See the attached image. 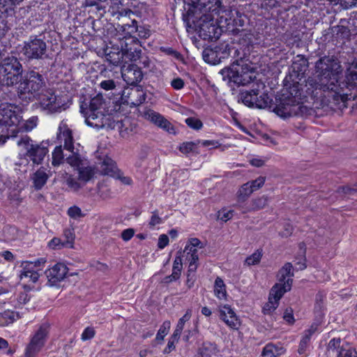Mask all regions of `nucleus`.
Wrapping results in <instances>:
<instances>
[{
    "label": "nucleus",
    "mask_w": 357,
    "mask_h": 357,
    "mask_svg": "<svg viewBox=\"0 0 357 357\" xmlns=\"http://www.w3.org/2000/svg\"><path fill=\"white\" fill-rule=\"evenodd\" d=\"M330 88L331 87L321 79L309 77L307 79L305 77L303 78L299 84L289 86L287 91L290 95L298 98H307L310 96L312 99H320L324 104L331 108L337 107L340 109L342 107H346L347 100L357 98L356 93H349L345 91L331 90Z\"/></svg>",
    "instance_id": "obj_1"
},
{
    "label": "nucleus",
    "mask_w": 357,
    "mask_h": 357,
    "mask_svg": "<svg viewBox=\"0 0 357 357\" xmlns=\"http://www.w3.org/2000/svg\"><path fill=\"white\" fill-rule=\"evenodd\" d=\"M357 60L352 63L348 69V73L345 78V82H340V75L342 73V67L337 58L335 56H324L321 57L315 63L316 73L318 79H321L328 84L331 90L338 91H344V87L346 86L349 91L356 89L357 94V85H353L349 83L347 77L350 73V69L356 65Z\"/></svg>",
    "instance_id": "obj_2"
},
{
    "label": "nucleus",
    "mask_w": 357,
    "mask_h": 357,
    "mask_svg": "<svg viewBox=\"0 0 357 357\" xmlns=\"http://www.w3.org/2000/svg\"><path fill=\"white\" fill-rule=\"evenodd\" d=\"M183 13V20L188 32L196 31L199 36L208 41L217 40L221 35V28L214 21L211 13H202L201 15H192Z\"/></svg>",
    "instance_id": "obj_3"
},
{
    "label": "nucleus",
    "mask_w": 357,
    "mask_h": 357,
    "mask_svg": "<svg viewBox=\"0 0 357 357\" xmlns=\"http://www.w3.org/2000/svg\"><path fill=\"white\" fill-rule=\"evenodd\" d=\"M222 80L231 86H245L256 79L255 70L250 64L245 63L242 58L236 59L230 66L220 71Z\"/></svg>",
    "instance_id": "obj_4"
},
{
    "label": "nucleus",
    "mask_w": 357,
    "mask_h": 357,
    "mask_svg": "<svg viewBox=\"0 0 357 357\" xmlns=\"http://www.w3.org/2000/svg\"><path fill=\"white\" fill-rule=\"evenodd\" d=\"M36 68L29 69L22 75L17 83V93L20 99H31L38 96L46 86L45 78L40 72L36 70Z\"/></svg>",
    "instance_id": "obj_5"
},
{
    "label": "nucleus",
    "mask_w": 357,
    "mask_h": 357,
    "mask_svg": "<svg viewBox=\"0 0 357 357\" xmlns=\"http://www.w3.org/2000/svg\"><path fill=\"white\" fill-rule=\"evenodd\" d=\"M305 99L290 95L287 91L286 93H282L278 98H276L274 112L283 119L310 114L312 109L301 102Z\"/></svg>",
    "instance_id": "obj_6"
},
{
    "label": "nucleus",
    "mask_w": 357,
    "mask_h": 357,
    "mask_svg": "<svg viewBox=\"0 0 357 357\" xmlns=\"http://www.w3.org/2000/svg\"><path fill=\"white\" fill-rule=\"evenodd\" d=\"M17 107L11 105H0V144L6 142L10 137L17 138L20 132V128L9 129L7 126H17L20 124L22 116L15 111Z\"/></svg>",
    "instance_id": "obj_7"
},
{
    "label": "nucleus",
    "mask_w": 357,
    "mask_h": 357,
    "mask_svg": "<svg viewBox=\"0 0 357 357\" xmlns=\"http://www.w3.org/2000/svg\"><path fill=\"white\" fill-rule=\"evenodd\" d=\"M255 85L256 87L253 85V88L250 90L241 91L239 93V100H241L245 105L249 107H255L259 109L268 108L274 112L276 100L273 102L266 92L260 94V89L265 88V85L262 82L256 83ZM280 96V95L277 96L275 99L278 98Z\"/></svg>",
    "instance_id": "obj_8"
},
{
    "label": "nucleus",
    "mask_w": 357,
    "mask_h": 357,
    "mask_svg": "<svg viewBox=\"0 0 357 357\" xmlns=\"http://www.w3.org/2000/svg\"><path fill=\"white\" fill-rule=\"evenodd\" d=\"M17 146L25 151L23 155L29 159L33 165H39L43 162L45 156L49 153V141L36 143L27 135H21L17 138Z\"/></svg>",
    "instance_id": "obj_9"
},
{
    "label": "nucleus",
    "mask_w": 357,
    "mask_h": 357,
    "mask_svg": "<svg viewBox=\"0 0 357 357\" xmlns=\"http://www.w3.org/2000/svg\"><path fill=\"white\" fill-rule=\"evenodd\" d=\"M24 69L19 59L8 56L0 61V80L5 83L6 89L20 82Z\"/></svg>",
    "instance_id": "obj_10"
},
{
    "label": "nucleus",
    "mask_w": 357,
    "mask_h": 357,
    "mask_svg": "<svg viewBox=\"0 0 357 357\" xmlns=\"http://www.w3.org/2000/svg\"><path fill=\"white\" fill-rule=\"evenodd\" d=\"M47 45L43 34L31 35L23 42L21 53L27 61L44 60L47 56Z\"/></svg>",
    "instance_id": "obj_11"
},
{
    "label": "nucleus",
    "mask_w": 357,
    "mask_h": 357,
    "mask_svg": "<svg viewBox=\"0 0 357 357\" xmlns=\"http://www.w3.org/2000/svg\"><path fill=\"white\" fill-rule=\"evenodd\" d=\"M308 68L309 62L304 55L298 54L294 56L289 68V73L283 80L286 89L296 84H299L305 77Z\"/></svg>",
    "instance_id": "obj_12"
},
{
    "label": "nucleus",
    "mask_w": 357,
    "mask_h": 357,
    "mask_svg": "<svg viewBox=\"0 0 357 357\" xmlns=\"http://www.w3.org/2000/svg\"><path fill=\"white\" fill-rule=\"evenodd\" d=\"M234 52V57L238 56L240 52L234 46L224 42L214 47L206 48L202 52L203 59L208 63L215 65L228 58Z\"/></svg>",
    "instance_id": "obj_13"
},
{
    "label": "nucleus",
    "mask_w": 357,
    "mask_h": 357,
    "mask_svg": "<svg viewBox=\"0 0 357 357\" xmlns=\"http://www.w3.org/2000/svg\"><path fill=\"white\" fill-rule=\"evenodd\" d=\"M50 332V325L47 323L40 326L27 345L25 351L26 357H35L43 347Z\"/></svg>",
    "instance_id": "obj_14"
},
{
    "label": "nucleus",
    "mask_w": 357,
    "mask_h": 357,
    "mask_svg": "<svg viewBox=\"0 0 357 357\" xmlns=\"http://www.w3.org/2000/svg\"><path fill=\"white\" fill-rule=\"evenodd\" d=\"M188 10L185 13L192 12V15H201L202 13H218L221 6L220 0H188L185 2Z\"/></svg>",
    "instance_id": "obj_15"
},
{
    "label": "nucleus",
    "mask_w": 357,
    "mask_h": 357,
    "mask_svg": "<svg viewBox=\"0 0 357 357\" xmlns=\"http://www.w3.org/2000/svg\"><path fill=\"white\" fill-rule=\"evenodd\" d=\"M289 282H286L284 287L280 284H274L271 288L268 296V301L263 307L262 312L265 314H269L278 306V302L282 296L290 291Z\"/></svg>",
    "instance_id": "obj_16"
},
{
    "label": "nucleus",
    "mask_w": 357,
    "mask_h": 357,
    "mask_svg": "<svg viewBox=\"0 0 357 357\" xmlns=\"http://www.w3.org/2000/svg\"><path fill=\"white\" fill-rule=\"evenodd\" d=\"M109 43L112 45L105 50V57L109 63L117 66L123 62V56L128 52L127 49L124 48V45L126 47L127 44L123 40L119 41V45L112 44V42Z\"/></svg>",
    "instance_id": "obj_17"
},
{
    "label": "nucleus",
    "mask_w": 357,
    "mask_h": 357,
    "mask_svg": "<svg viewBox=\"0 0 357 357\" xmlns=\"http://www.w3.org/2000/svg\"><path fill=\"white\" fill-rule=\"evenodd\" d=\"M68 271V268L63 263H57L46 270L45 273L47 278V284L50 287L56 286L65 278Z\"/></svg>",
    "instance_id": "obj_18"
},
{
    "label": "nucleus",
    "mask_w": 357,
    "mask_h": 357,
    "mask_svg": "<svg viewBox=\"0 0 357 357\" xmlns=\"http://www.w3.org/2000/svg\"><path fill=\"white\" fill-rule=\"evenodd\" d=\"M121 75L123 80L128 85H137L144 77L141 68L136 64H129L121 69Z\"/></svg>",
    "instance_id": "obj_19"
},
{
    "label": "nucleus",
    "mask_w": 357,
    "mask_h": 357,
    "mask_svg": "<svg viewBox=\"0 0 357 357\" xmlns=\"http://www.w3.org/2000/svg\"><path fill=\"white\" fill-rule=\"evenodd\" d=\"M144 117L169 134H176L174 126L162 115L152 109L144 112Z\"/></svg>",
    "instance_id": "obj_20"
},
{
    "label": "nucleus",
    "mask_w": 357,
    "mask_h": 357,
    "mask_svg": "<svg viewBox=\"0 0 357 357\" xmlns=\"http://www.w3.org/2000/svg\"><path fill=\"white\" fill-rule=\"evenodd\" d=\"M50 170L42 166L31 176L33 186L36 190H41L50 177Z\"/></svg>",
    "instance_id": "obj_21"
},
{
    "label": "nucleus",
    "mask_w": 357,
    "mask_h": 357,
    "mask_svg": "<svg viewBox=\"0 0 357 357\" xmlns=\"http://www.w3.org/2000/svg\"><path fill=\"white\" fill-rule=\"evenodd\" d=\"M104 104L102 96H96L90 100L89 103L82 102L80 105V112L83 115H88L90 113L102 112L101 109Z\"/></svg>",
    "instance_id": "obj_22"
},
{
    "label": "nucleus",
    "mask_w": 357,
    "mask_h": 357,
    "mask_svg": "<svg viewBox=\"0 0 357 357\" xmlns=\"http://www.w3.org/2000/svg\"><path fill=\"white\" fill-rule=\"evenodd\" d=\"M61 140H63V148L66 150L74 149L73 137L72 130L67 123L62 121L59 127V134Z\"/></svg>",
    "instance_id": "obj_23"
},
{
    "label": "nucleus",
    "mask_w": 357,
    "mask_h": 357,
    "mask_svg": "<svg viewBox=\"0 0 357 357\" xmlns=\"http://www.w3.org/2000/svg\"><path fill=\"white\" fill-rule=\"evenodd\" d=\"M114 127L118 128L120 135L123 138H127L137 132V124L132 122L130 118H125L117 121Z\"/></svg>",
    "instance_id": "obj_24"
},
{
    "label": "nucleus",
    "mask_w": 357,
    "mask_h": 357,
    "mask_svg": "<svg viewBox=\"0 0 357 357\" xmlns=\"http://www.w3.org/2000/svg\"><path fill=\"white\" fill-rule=\"evenodd\" d=\"M84 116L88 126L97 129L104 128L106 125V121L108 120V118L103 112L90 113L88 115H84Z\"/></svg>",
    "instance_id": "obj_25"
},
{
    "label": "nucleus",
    "mask_w": 357,
    "mask_h": 357,
    "mask_svg": "<svg viewBox=\"0 0 357 357\" xmlns=\"http://www.w3.org/2000/svg\"><path fill=\"white\" fill-rule=\"evenodd\" d=\"M227 30L234 35L246 36L248 31L243 27L245 24V20L241 16H236L234 19L230 18L227 20Z\"/></svg>",
    "instance_id": "obj_26"
},
{
    "label": "nucleus",
    "mask_w": 357,
    "mask_h": 357,
    "mask_svg": "<svg viewBox=\"0 0 357 357\" xmlns=\"http://www.w3.org/2000/svg\"><path fill=\"white\" fill-rule=\"evenodd\" d=\"M253 192V190L248 182L243 184L236 192V203L235 207L241 210L246 204L247 199Z\"/></svg>",
    "instance_id": "obj_27"
},
{
    "label": "nucleus",
    "mask_w": 357,
    "mask_h": 357,
    "mask_svg": "<svg viewBox=\"0 0 357 357\" xmlns=\"http://www.w3.org/2000/svg\"><path fill=\"white\" fill-rule=\"evenodd\" d=\"M20 0H0V18L2 20L15 14L16 5Z\"/></svg>",
    "instance_id": "obj_28"
},
{
    "label": "nucleus",
    "mask_w": 357,
    "mask_h": 357,
    "mask_svg": "<svg viewBox=\"0 0 357 357\" xmlns=\"http://www.w3.org/2000/svg\"><path fill=\"white\" fill-rule=\"evenodd\" d=\"M268 204V197L262 196L252 199L250 203H246L245 205L240 210L243 213L256 211L264 208Z\"/></svg>",
    "instance_id": "obj_29"
},
{
    "label": "nucleus",
    "mask_w": 357,
    "mask_h": 357,
    "mask_svg": "<svg viewBox=\"0 0 357 357\" xmlns=\"http://www.w3.org/2000/svg\"><path fill=\"white\" fill-rule=\"evenodd\" d=\"M293 266L290 262H287L280 269L278 273V280L279 282L275 284H280L282 287H284L286 284V282H289L290 288L291 287L293 280L291 278H287V277H292L294 276L293 273Z\"/></svg>",
    "instance_id": "obj_30"
},
{
    "label": "nucleus",
    "mask_w": 357,
    "mask_h": 357,
    "mask_svg": "<svg viewBox=\"0 0 357 357\" xmlns=\"http://www.w3.org/2000/svg\"><path fill=\"white\" fill-rule=\"evenodd\" d=\"M119 32H121L124 38H136L133 36L137 32V22L135 20H130L129 22L118 24L116 29Z\"/></svg>",
    "instance_id": "obj_31"
},
{
    "label": "nucleus",
    "mask_w": 357,
    "mask_h": 357,
    "mask_svg": "<svg viewBox=\"0 0 357 357\" xmlns=\"http://www.w3.org/2000/svg\"><path fill=\"white\" fill-rule=\"evenodd\" d=\"M68 98L66 95L56 96L54 98L52 106L50 107V113L61 112L65 110L68 106Z\"/></svg>",
    "instance_id": "obj_32"
},
{
    "label": "nucleus",
    "mask_w": 357,
    "mask_h": 357,
    "mask_svg": "<svg viewBox=\"0 0 357 357\" xmlns=\"http://www.w3.org/2000/svg\"><path fill=\"white\" fill-rule=\"evenodd\" d=\"M55 94L52 91H47L45 93L40 96V105L43 110L50 113V107L52 106Z\"/></svg>",
    "instance_id": "obj_33"
},
{
    "label": "nucleus",
    "mask_w": 357,
    "mask_h": 357,
    "mask_svg": "<svg viewBox=\"0 0 357 357\" xmlns=\"http://www.w3.org/2000/svg\"><path fill=\"white\" fill-rule=\"evenodd\" d=\"M284 352V349L282 347H277L273 344H268L265 346L262 351L263 357H277Z\"/></svg>",
    "instance_id": "obj_34"
},
{
    "label": "nucleus",
    "mask_w": 357,
    "mask_h": 357,
    "mask_svg": "<svg viewBox=\"0 0 357 357\" xmlns=\"http://www.w3.org/2000/svg\"><path fill=\"white\" fill-rule=\"evenodd\" d=\"M68 151L70 154L66 155V161L72 167H79L82 165V159L78 149H77L75 151L74 148Z\"/></svg>",
    "instance_id": "obj_35"
},
{
    "label": "nucleus",
    "mask_w": 357,
    "mask_h": 357,
    "mask_svg": "<svg viewBox=\"0 0 357 357\" xmlns=\"http://www.w3.org/2000/svg\"><path fill=\"white\" fill-rule=\"evenodd\" d=\"M105 175L114 176L117 170L116 162L110 158H105L101 165Z\"/></svg>",
    "instance_id": "obj_36"
},
{
    "label": "nucleus",
    "mask_w": 357,
    "mask_h": 357,
    "mask_svg": "<svg viewBox=\"0 0 357 357\" xmlns=\"http://www.w3.org/2000/svg\"><path fill=\"white\" fill-rule=\"evenodd\" d=\"M66 155L67 154H64L61 145L56 146L52 152V165L56 167L62 164L66 160L65 157L66 158Z\"/></svg>",
    "instance_id": "obj_37"
},
{
    "label": "nucleus",
    "mask_w": 357,
    "mask_h": 357,
    "mask_svg": "<svg viewBox=\"0 0 357 357\" xmlns=\"http://www.w3.org/2000/svg\"><path fill=\"white\" fill-rule=\"evenodd\" d=\"M214 293L220 299L225 298L227 295L226 286L224 281L219 277H218L215 280Z\"/></svg>",
    "instance_id": "obj_38"
},
{
    "label": "nucleus",
    "mask_w": 357,
    "mask_h": 357,
    "mask_svg": "<svg viewBox=\"0 0 357 357\" xmlns=\"http://www.w3.org/2000/svg\"><path fill=\"white\" fill-rule=\"evenodd\" d=\"M201 140L198 139L195 142H185L182 143L178 150L183 154H188L190 153L195 152L198 145L200 144Z\"/></svg>",
    "instance_id": "obj_39"
},
{
    "label": "nucleus",
    "mask_w": 357,
    "mask_h": 357,
    "mask_svg": "<svg viewBox=\"0 0 357 357\" xmlns=\"http://www.w3.org/2000/svg\"><path fill=\"white\" fill-rule=\"evenodd\" d=\"M333 32L336 38L340 39H349L351 35L350 29L342 25H337L333 27Z\"/></svg>",
    "instance_id": "obj_40"
},
{
    "label": "nucleus",
    "mask_w": 357,
    "mask_h": 357,
    "mask_svg": "<svg viewBox=\"0 0 357 357\" xmlns=\"http://www.w3.org/2000/svg\"><path fill=\"white\" fill-rule=\"evenodd\" d=\"M220 318L222 319L225 324L233 329H238L240 326V321L238 317H231L229 319L226 316L225 310H220Z\"/></svg>",
    "instance_id": "obj_41"
},
{
    "label": "nucleus",
    "mask_w": 357,
    "mask_h": 357,
    "mask_svg": "<svg viewBox=\"0 0 357 357\" xmlns=\"http://www.w3.org/2000/svg\"><path fill=\"white\" fill-rule=\"evenodd\" d=\"M23 270L22 271L20 276V278H26L30 273L38 272V269L35 268V265L32 264V261H23L22 263Z\"/></svg>",
    "instance_id": "obj_42"
},
{
    "label": "nucleus",
    "mask_w": 357,
    "mask_h": 357,
    "mask_svg": "<svg viewBox=\"0 0 357 357\" xmlns=\"http://www.w3.org/2000/svg\"><path fill=\"white\" fill-rule=\"evenodd\" d=\"M132 98H136V99L135 100H131L132 101L130 102V105L139 106L145 102L146 94L142 90H137L132 93Z\"/></svg>",
    "instance_id": "obj_43"
},
{
    "label": "nucleus",
    "mask_w": 357,
    "mask_h": 357,
    "mask_svg": "<svg viewBox=\"0 0 357 357\" xmlns=\"http://www.w3.org/2000/svg\"><path fill=\"white\" fill-rule=\"evenodd\" d=\"M261 257H262L261 250H257L252 255H251L250 256L248 257L245 259V263L248 266L258 264L260 262Z\"/></svg>",
    "instance_id": "obj_44"
},
{
    "label": "nucleus",
    "mask_w": 357,
    "mask_h": 357,
    "mask_svg": "<svg viewBox=\"0 0 357 357\" xmlns=\"http://www.w3.org/2000/svg\"><path fill=\"white\" fill-rule=\"evenodd\" d=\"M170 324H171L169 321H165L163 322L156 335L155 340L161 341L164 340L165 336L169 332V330L170 328Z\"/></svg>",
    "instance_id": "obj_45"
},
{
    "label": "nucleus",
    "mask_w": 357,
    "mask_h": 357,
    "mask_svg": "<svg viewBox=\"0 0 357 357\" xmlns=\"http://www.w3.org/2000/svg\"><path fill=\"white\" fill-rule=\"evenodd\" d=\"M93 176V172L91 167H84L79 169V178L85 182L89 181Z\"/></svg>",
    "instance_id": "obj_46"
},
{
    "label": "nucleus",
    "mask_w": 357,
    "mask_h": 357,
    "mask_svg": "<svg viewBox=\"0 0 357 357\" xmlns=\"http://www.w3.org/2000/svg\"><path fill=\"white\" fill-rule=\"evenodd\" d=\"M300 247V255L301 260H299L296 262V264L299 266L298 269L299 270H304L307 266L305 264L306 261V257H305V245L304 243H301L299 244Z\"/></svg>",
    "instance_id": "obj_47"
},
{
    "label": "nucleus",
    "mask_w": 357,
    "mask_h": 357,
    "mask_svg": "<svg viewBox=\"0 0 357 357\" xmlns=\"http://www.w3.org/2000/svg\"><path fill=\"white\" fill-rule=\"evenodd\" d=\"M185 122L188 126L194 130H198L203 127L202 121L195 117H188L185 119Z\"/></svg>",
    "instance_id": "obj_48"
},
{
    "label": "nucleus",
    "mask_w": 357,
    "mask_h": 357,
    "mask_svg": "<svg viewBox=\"0 0 357 357\" xmlns=\"http://www.w3.org/2000/svg\"><path fill=\"white\" fill-rule=\"evenodd\" d=\"M67 213L71 218L73 219H78L84 216V214L82 213L81 208L77 206L70 207Z\"/></svg>",
    "instance_id": "obj_49"
},
{
    "label": "nucleus",
    "mask_w": 357,
    "mask_h": 357,
    "mask_svg": "<svg viewBox=\"0 0 357 357\" xmlns=\"http://www.w3.org/2000/svg\"><path fill=\"white\" fill-rule=\"evenodd\" d=\"M265 181H266L265 177L259 176L258 178H257L255 180L248 181V183L250 184V186L254 192V191H256V190H259V188H261L264 185Z\"/></svg>",
    "instance_id": "obj_50"
},
{
    "label": "nucleus",
    "mask_w": 357,
    "mask_h": 357,
    "mask_svg": "<svg viewBox=\"0 0 357 357\" xmlns=\"http://www.w3.org/2000/svg\"><path fill=\"white\" fill-rule=\"evenodd\" d=\"M64 236H66V240L63 241L62 245L66 248H73L74 243V236L73 234L69 229H66L64 231Z\"/></svg>",
    "instance_id": "obj_51"
},
{
    "label": "nucleus",
    "mask_w": 357,
    "mask_h": 357,
    "mask_svg": "<svg viewBox=\"0 0 357 357\" xmlns=\"http://www.w3.org/2000/svg\"><path fill=\"white\" fill-rule=\"evenodd\" d=\"M160 51L167 55L173 56L176 59H179L181 57V54L180 52H177L176 50H174L172 47H160Z\"/></svg>",
    "instance_id": "obj_52"
},
{
    "label": "nucleus",
    "mask_w": 357,
    "mask_h": 357,
    "mask_svg": "<svg viewBox=\"0 0 357 357\" xmlns=\"http://www.w3.org/2000/svg\"><path fill=\"white\" fill-rule=\"evenodd\" d=\"M337 357H357V352L351 348L345 349L341 347L338 351Z\"/></svg>",
    "instance_id": "obj_53"
},
{
    "label": "nucleus",
    "mask_w": 357,
    "mask_h": 357,
    "mask_svg": "<svg viewBox=\"0 0 357 357\" xmlns=\"http://www.w3.org/2000/svg\"><path fill=\"white\" fill-rule=\"evenodd\" d=\"M341 340L340 338H333L328 342L327 350L329 353L335 352L340 347Z\"/></svg>",
    "instance_id": "obj_54"
},
{
    "label": "nucleus",
    "mask_w": 357,
    "mask_h": 357,
    "mask_svg": "<svg viewBox=\"0 0 357 357\" xmlns=\"http://www.w3.org/2000/svg\"><path fill=\"white\" fill-rule=\"evenodd\" d=\"M349 83L353 85H357V62L356 65L350 69V73L347 77Z\"/></svg>",
    "instance_id": "obj_55"
},
{
    "label": "nucleus",
    "mask_w": 357,
    "mask_h": 357,
    "mask_svg": "<svg viewBox=\"0 0 357 357\" xmlns=\"http://www.w3.org/2000/svg\"><path fill=\"white\" fill-rule=\"evenodd\" d=\"M310 341V337L308 336L303 335L302 339L300 341L298 352L299 354H303L305 353L307 347H308L309 342Z\"/></svg>",
    "instance_id": "obj_56"
},
{
    "label": "nucleus",
    "mask_w": 357,
    "mask_h": 357,
    "mask_svg": "<svg viewBox=\"0 0 357 357\" xmlns=\"http://www.w3.org/2000/svg\"><path fill=\"white\" fill-rule=\"evenodd\" d=\"M100 87L105 91L114 90L116 89V84L113 79H106L102 81Z\"/></svg>",
    "instance_id": "obj_57"
},
{
    "label": "nucleus",
    "mask_w": 357,
    "mask_h": 357,
    "mask_svg": "<svg viewBox=\"0 0 357 357\" xmlns=\"http://www.w3.org/2000/svg\"><path fill=\"white\" fill-rule=\"evenodd\" d=\"M192 316V310L190 309L187 310L185 314L179 319L176 327L183 329L185 323L190 320V317Z\"/></svg>",
    "instance_id": "obj_58"
},
{
    "label": "nucleus",
    "mask_w": 357,
    "mask_h": 357,
    "mask_svg": "<svg viewBox=\"0 0 357 357\" xmlns=\"http://www.w3.org/2000/svg\"><path fill=\"white\" fill-rule=\"evenodd\" d=\"M38 118L36 116H32L23 124L21 128H24L26 131H30L37 125Z\"/></svg>",
    "instance_id": "obj_59"
},
{
    "label": "nucleus",
    "mask_w": 357,
    "mask_h": 357,
    "mask_svg": "<svg viewBox=\"0 0 357 357\" xmlns=\"http://www.w3.org/2000/svg\"><path fill=\"white\" fill-rule=\"evenodd\" d=\"M66 183L75 192L78 191L81 188L79 183L71 176L66 179Z\"/></svg>",
    "instance_id": "obj_60"
},
{
    "label": "nucleus",
    "mask_w": 357,
    "mask_h": 357,
    "mask_svg": "<svg viewBox=\"0 0 357 357\" xmlns=\"http://www.w3.org/2000/svg\"><path fill=\"white\" fill-rule=\"evenodd\" d=\"M95 335V331L93 328L87 327L82 334V340L85 341L92 339Z\"/></svg>",
    "instance_id": "obj_61"
},
{
    "label": "nucleus",
    "mask_w": 357,
    "mask_h": 357,
    "mask_svg": "<svg viewBox=\"0 0 357 357\" xmlns=\"http://www.w3.org/2000/svg\"><path fill=\"white\" fill-rule=\"evenodd\" d=\"M15 317H20L18 312L7 310L2 313V317L6 320H9L10 322H13L15 320Z\"/></svg>",
    "instance_id": "obj_62"
},
{
    "label": "nucleus",
    "mask_w": 357,
    "mask_h": 357,
    "mask_svg": "<svg viewBox=\"0 0 357 357\" xmlns=\"http://www.w3.org/2000/svg\"><path fill=\"white\" fill-rule=\"evenodd\" d=\"M100 1L98 0H85L83 3L84 7H95L96 10H100L103 7L100 4Z\"/></svg>",
    "instance_id": "obj_63"
},
{
    "label": "nucleus",
    "mask_w": 357,
    "mask_h": 357,
    "mask_svg": "<svg viewBox=\"0 0 357 357\" xmlns=\"http://www.w3.org/2000/svg\"><path fill=\"white\" fill-rule=\"evenodd\" d=\"M283 318L289 324H293L294 323L295 319L293 314V310L291 307L286 309Z\"/></svg>",
    "instance_id": "obj_64"
}]
</instances>
